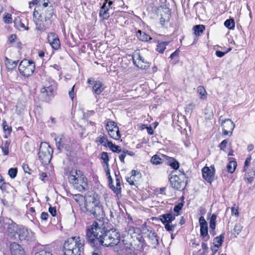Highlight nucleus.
<instances>
[{"mask_svg":"<svg viewBox=\"0 0 255 255\" xmlns=\"http://www.w3.org/2000/svg\"><path fill=\"white\" fill-rule=\"evenodd\" d=\"M99 15L100 17H103L105 19H108L109 17V14L108 13V11L105 9H102L101 7Z\"/></svg>","mask_w":255,"mask_h":255,"instance_id":"79ce46f5","label":"nucleus"},{"mask_svg":"<svg viewBox=\"0 0 255 255\" xmlns=\"http://www.w3.org/2000/svg\"><path fill=\"white\" fill-rule=\"evenodd\" d=\"M179 50L178 49L176 50L175 52L172 53L170 55V58L171 59H174L176 57H178L179 55Z\"/></svg>","mask_w":255,"mask_h":255,"instance_id":"69168bd1","label":"nucleus"},{"mask_svg":"<svg viewBox=\"0 0 255 255\" xmlns=\"http://www.w3.org/2000/svg\"><path fill=\"white\" fill-rule=\"evenodd\" d=\"M117 128H118L117 127H115V128L113 129L111 128V130H110L108 131L109 135L113 138L118 140V137L117 135H116V132L117 131Z\"/></svg>","mask_w":255,"mask_h":255,"instance_id":"c03bdc74","label":"nucleus"},{"mask_svg":"<svg viewBox=\"0 0 255 255\" xmlns=\"http://www.w3.org/2000/svg\"><path fill=\"white\" fill-rule=\"evenodd\" d=\"M137 38L142 41L147 42L151 40V37L145 32H142L140 30H138L136 34Z\"/></svg>","mask_w":255,"mask_h":255,"instance_id":"4be33fe9","label":"nucleus"},{"mask_svg":"<svg viewBox=\"0 0 255 255\" xmlns=\"http://www.w3.org/2000/svg\"><path fill=\"white\" fill-rule=\"evenodd\" d=\"M49 212L52 216L54 217V216H56V210L55 207H50L49 208Z\"/></svg>","mask_w":255,"mask_h":255,"instance_id":"13d9d810","label":"nucleus"},{"mask_svg":"<svg viewBox=\"0 0 255 255\" xmlns=\"http://www.w3.org/2000/svg\"><path fill=\"white\" fill-rule=\"evenodd\" d=\"M175 214L172 212L161 215L160 220L164 225L165 229L168 232H172L175 230L176 224H172V222L175 219Z\"/></svg>","mask_w":255,"mask_h":255,"instance_id":"1a4fd4ad","label":"nucleus"},{"mask_svg":"<svg viewBox=\"0 0 255 255\" xmlns=\"http://www.w3.org/2000/svg\"><path fill=\"white\" fill-rule=\"evenodd\" d=\"M202 171L203 178L207 182L211 183L214 178V168L210 169L208 167H205L202 169Z\"/></svg>","mask_w":255,"mask_h":255,"instance_id":"4468645a","label":"nucleus"},{"mask_svg":"<svg viewBox=\"0 0 255 255\" xmlns=\"http://www.w3.org/2000/svg\"><path fill=\"white\" fill-rule=\"evenodd\" d=\"M236 166H237V162L236 161H230L227 165V168L228 171L231 173H233L235 170Z\"/></svg>","mask_w":255,"mask_h":255,"instance_id":"72a5a7b5","label":"nucleus"},{"mask_svg":"<svg viewBox=\"0 0 255 255\" xmlns=\"http://www.w3.org/2000/svg\"><path fill=\"white\" fill-rule=\"evenodd\" d=\"M162 156L166 160H167V163L173 169H177L179 167V162L172 157H169L165 155H162Z\"/></svg>","mask_w":255,"mask_h":255,"instance_id":"aec40b11","label":"nucleus"},{"mask_svg":"<svg viewBox=\"0 0 255 255\" xmlns=\"http://www.w3.org/2000/svg\"><path fill=\"white\" fill-rule=\"evenodd\" d=\"M197 92L201 96V98L204 99L206 98L207 93L203 86H199L197 88Z\"/></svg>","mask_w":255,"mask_h":255,"instance_id":"4c0bfd02","label":"nucleus"},{"mask_svg":"<svg viewBox=\"0 0 255 255\" xmlns=\"http://www.w3.org/2000/svg\"><path fill=\"white\" fill-rule=\"evenodd\" d=\"M214 117L213 108L211 106H207L205 109V118L207 120H211Z\"/></svg>","mask_w":255,"mask_h":255,"instance_id":"cd10ccee","label":"nucleus"},{"mask_svg":"<svg viewBox=\"0 0 255 255\" xmlns=\"http://www.w3.org/2000/svg\"><path fill=\"white\" fill-rule=\"evenodd\" d=\"M227 144L228 140L227 139H224L219 144V147L221 150H224L225 148L226 147Z\"/></svg>","mask_w":255,"mask_h":255,"instance_id":"5fc2aeb1","label":"nucleus"},{"mask_svg":"<svg viewBox=\"0 0 255 255\" xmlns=\"http://www.w3.org/2000/svg\"><path fill=\"white\" fill-rule=\"evenodd\" d=\"M49 217V215L47 212H42L41 214V219L42 220L46 221Z\"/></svg>","mask_w":255,"mask_h":255,"instance_id":"4d7b16f0","label":"nucleus"},{"mask_svg":"<svg viewBox=\"0 0 255 255\" xmlns=\"http://www.w3.org/2000/svg\"><path fill=\"white\" fill-rule=\"evenodd\" d=\"M73 198L77 203H80L83 200V196L79 194H75L73 196Z\"/></svg>","mask_w":255,"mask_h":255,"instance_id":"3c124183","label":"nucleus"},{"mask_svg":"<svg viewBox=\"0 0 255 255\" xmlns=\"http://www.w3.org/2000/svg\"><path fill=\"white\" fill-rule=\"evenodd\" d=\"M194 34L196 36L201 35L205 30V27L202 24L196 25L194 26Z\"/></svg>","mask_w":255,"mask_h":255,"instance_id":"bb28decb","label":"nucleus"},{"mask_svg":"<svg viewBox=\"0 0 255 255\" xmlns=\"http://www.w3.org/2000/svg\"><path fill=\"white\" fill-rule=\"evenodd\" d=\"M35 67V64L32 61L23 59L19 65L18 70L24 76L28 77L33 74Z\"/></svg>","mask_w":255,"mask_h":255,"instance_id":"6e6552de","label":"nucleus"},{"mask_svg":"<svg viewBox=\"0 0 255 255\" xmlns=\"http://www.w3.org/2000/svg\"><path fill=\"white\" fill-rule=\"evenodd\" d=\"M164 159H162L157 155H154L151 157L150 161L153 164L158 165L162 163Z\"/></svg>","mask_w":255,"mask_h":255,"instance_id":"f704fd0d","label":"nucleus"},{"mask_svg":"<svg viewBox=\"0 0 255 255\" xmlns=\"http://www.w3.org/2000/svg\"><path fill=\"white\" fill-rule=\"evenodd\" d=\"M202 248L204 252H206L208 250L207 245L205 243H202Z\"/></svg>","mask_w":255,"mask_h":255,"instance_id":"774afa93","label":"nucleus"},{"mask_svg":"<svg viewBox=\"0 0 255 255\" xmlns=\"http://www.w3.org/2000/svg\"><path fill=\"white\" fill-rule=\"evenodd\" d=\"M147 133L150 134L152 135L154 133L153 129L151 127H147Z\"/></svg>","mask_w":255,"mask_h":255,"instance_id":"338daca9","label":"nucleus"},{"mask_svg":"<svg viewBox=\"0 0 255 255\" xmlns=\"http://www.w3.org/2000/svg\"><path fill=\"white\" fill-rule=\"evenodd\" d=\"M1 223V226L6 230L7 233L10 237H14L18 233V226L9 218L1 219L0 218V224Z\"/></svg>","mask_w":255,"mask_h":255,"instance_id":"9d476101","label":"nucleus"},{"mask_svg":"<svg viewBox=\"0 0 255 255\" xmlns=\"http://www.w3.org/2000/svg\"><path fill=\"white\" fill-rule=\"evenodd\" d=\"M16 38V35L15 34H11L8 38V43L9 44H11L15 41Z\"/></svg>","mask_w":255,"mask_h":255,"instance_id":"6e6d98bb","label":"nucleus"},{"mask_svg":"<svg viewBox=\"0 0 255 255\" xmlns=\"http://www.w3.org/2000/svg\"><path fill=\"white\" fill-rule=\"evenodd\" d=\"M84 242L79 237L68 238L63 246L64 255H82L84 253Z\"/></svg>","mask_w":255,"mask_h":255,"instance_id":"7ed1b4c3","label":"nucleus"},{"mask_svg":"<svg viewBox=\"0 0 255 255\" xmlns=\"http://www.w3.org/2000/svg\"><path fill=\"white\" fill-rule=\"evenodd\" d=\"M85 208L89 215H93L99 221L100 224L103 223L102 220L105 217V213L97 195H94L91 200L85 203Z\"/></svg>","mask_w":255,"mask_h":255,"instance_id":"f03ea898","label":"nucleus"},{"mask_svg":"<svg viewBox=\"0 0 255 255\" xmlns=\"http://www.w3.org/2000/svg\"><path fill=\"white\" fill-rule=\"evenodd\" d=\"M149 238L151 241V243L154 245H157L159 244L157 234L154 231H151L148 235Z\"/></svg>","mask_w":255,"mask_h":255,"instance_id":"2f4dec72","label":"nucleus"},{"mask_svg":"<svg viewBox=\"0 0 255 255\" xmlns=\"http://www.w3.org/2000/svg\"><path fill=\"white\" fill-rule=\"evenodd\" d=\"M243 226L241 225V224L240 223H238L235 225L234 228V231L236 234L238 235L241 232Z\"/></svg>","mask_w":255,"mask_h":255,"instance_id":"09e8293b","label":"nucleus"},{"mask_svg":"<svg viewBox=\"0 0 255 255\" xmlns=\"http://www.w3.org/2000/svg\"><path fill=\"white\" fill-rule=\"evenodd\" d=\"M200 226V235L205 242L209 239V236L208 233L207 223L203 216H201L199 219Z\"/></svg>","mask_w":255,"mask_h":255,"instance_id":"ddd939ff","label":"nucleus"},{"mask_svg":"<svg viewBox=\"0 0 255 255\" xmlns=\"http://www.w3.org/2000/svg\"><path fill=\"white\" fill-rule=\"evenodd\" d=\"M23 169L25 173L30 174L31 169L29 168L27 164L23 165Z\"/></svg>","mask_w":255,"mask_h":255,"instance_id":"0e129e2a","label":"nucleus"},{"mask_svg":"<svg viewBox=\"0 0 255 255\" xmlns=\"http://www.w3.org/2000/svg\"><path fill=\"white\" fill-rule=\"evenodd\" d=\"M231 211L232 215H235L236 217H238L239 216L238 210L235 207H233L231 208Z\"/></svg>","mask_w":255,"mask_h":255,"instance_id":"052dcab7","label":"nucleus"},{"mask_svg":"<svg viewBox=\"0 0 255 255\" xmlns=\"http://www.w3.org/2000/svg\"><path fill=\"white\" fill-rule=\"evenodd\" d=\"M10 249L11 255H25L22 247L16 243L11 244Z\"/></svg>","mask_w":255,"mask_h":255,"instance_id":"dca6fc26","label":"nucleus"},{"mask_svg":"<svg viewBox=\"0 0 255 255\" xmlns=\"http://www.w3.org/2000/svg\"><path fill=\"white\" fill-rule=\"evenodd\" d=\"M95 141L105 146H107L108 140L107 136L104 135H100L96 138Z\"/></svg>","mask_w":255,"mask_h":255,"instance_id":"a878e982","label":"nucleus"},{"mask_svg":"<svg viewBox=\"0 0 255 255\" xmlns=\"http://www.w3.org/2000/svg\"><path fill=\"white\" fill-rule=\"evenodd\" d=\"M3 129L4 131H7L8 133L9 134L12 130V128L11 127H9L6 123V122L4 121L2 123Z\"/></svg>","mask_w":255,"mask_h":255,"instance_id":"de8ad7c7","label":"nucleus"},{"mask_svg":"<svg viewBox=\"0 0 255 255\" xmlns=\"http://www.w3.org/2000/svg\"><path fill=\"white\" fill-rule=\"evenodd\" d=\"M126 156V151H123V153L119 156L120 160L123 163H125L124 159H125Z\"/></svg>","mask_w":255,"mask_h":255,"instance_id":"e2e57ef3","label":"nucleus"},{"mask_svg":"<svg viewBox=\"0 0 255 255\" xmlns=\"http://www.w3.org/2000/svg\"><path fill=\"white\" fill-rule=\"evenodd\" d=\"M101 155V159L103 160L104 163L107 166H108V162L109 161L108 153L106 152H102Z\"/></svg>","mask_w":255,"mask_h":255,"instance_id":"ea45409f","label":"nucleus"},{"mask_svg":"<svg viewBox=\"0 0 255 255\" xmlns=\"http://www.w3.org/2000/svg\"><path fill=\"white\" fill-rule=\"evenodd\" d=\"M183 206V204L182 203H179L177 205L175 206L173 210L177 213V214L175 215L176 216H178L179 215V212L181 210Z\"/></svg>","mask_w":255,"mask_h":255,"instance_id":"8fccbe9b","label":"nucleus"},{"mask_svg":"<svg viewBox=\"0 0 255 255\" xmlns=\"http://www.w3.org/2000/svg\"><path fill=\"white\" fill-rule=\"evenodd\" d=\"M104 89L103 84L99 81H96L93 86V92L97 95L100 94Z\"/></svg>","mask_w":255,"mask_h":255,"instance_id":"412c9836","label":"nucleus"},{"mask_svg":"<svg viewBox=\"0 0 255 255\" xmlns=\"http://www.w3.org/2000/svg\"><path fill=\"white\" fill-rule=\"evenodd\" d=\"M133 60L134 64L139 68L144 69L149 67L148 63L144 62V59L139 54L134 57Z\"/></svg>","mask_w":255,"mask_h":255,"instance_id":"a211bd4d","label":"nucleus"},{"mask_svg":"<svg viewBox=\"0 0 255 255\" xmlns=\"http://www.w3.org/2000/svg\"><path fill=\"white\" fill-rule=\"evenodd\" d=\"M222 116L219 118V121H221V126L222 127L223 133L224 135H226L229 134L231 136L232 134L233 130L235 128V124L234 122L229 119L223 120L222 119Z\"/></svg>","mask_w":255,"mask_h":255,"instance_id":"9b49d317","label":"nucleus"},{"mask_svg":"<svg viewBox=\"0 0 255 255\" xmlns=\"http://www.w3.org/2000/svg\"><path fill=\"white\" fill-rule=\"evenodd\" d=\"M169 43V41H164L158 43L157 45L156 50L160 53H163L166 47Z\"/></svg>","mask_w":255,"mask_h":255,"instance_id":"7c9ffc66","label":"nucleus"},{"mask_svg":"<svg viewBox=\"0 0 255 255\" xmlns=\"http://www.w3.org/2000/svg\"><path fill=\"white\" fill-rule=\"evenodd\" d=\"M68 179L70 183L79 191L83 192L88 189L87 178L80 170L72 169L69 172Z\"/></svg>","mask_w":255,"mask_h":255,"instance_id":"20e7f679","label":"nucleus"},{"mask_svg":"<svg viewBox=\"0 0 255 255\" xmlns=\"http://www.w3.org/2000/svg\"><path fill=\"white\" fill-rule=\"evenodd\" d=\"M54 139L56 142V147L58 150H61L63 148L66 147L67 139L63 134L59 135L55 134Z\"/></svg>","mask_w":255,"mask_h":255,"instance_id":"f3484780","label":"nucleus"},{"mask_svg":"<svg viewBox=\"0 0 255 255\" xmlns=\"http://www.w3.org/2000/svg\"><path fill=\"white\" fill-rule=\"evenodd\" d=\"M112 4L113 2L112 1H110V0H106L102 6V9H105L109 11V8Z\"/></svg>","mask_w":255,"mask_h":255,"instance_id":"a18cd8bd","label":"nucleus"},{"mask_svg":"<svg viewBox=\"0 0 255 255\" xmlns=\"http://www.w3.org/2000/svg\"><path fill=\"white\" fill-rule=\"evenodd\" d=\"M217 216L213 214L210 218L209 222V227L211 229H215L216 227V220Z\"/></svg>","mask_w":255,"mask_h":255,"instance_id":"58836bf2","label":"nucleus"},{"mask_svg":"<svg viewBox=\"0 0 255 255\" xmlns=\"http://www.w3.org/2000/svg\"><path fill=\"white\" fill-rule=\"evenodd\" d=\"M187 177L183 172L173 175L169 178L171 187L176 190H183L187 185Z\"/></svg>","mask_w":255,"mask_h":255,"instance_id":"0eeeda50","label":"nucleus"},{"mask_svg":"<svg viewBox=\"0 0 255 255\" xmlns=\"http://www.w3.org/2000/svg\"><path fill=\"white\" fill-rule=\"evenodd\" d=\"M170 17V11L168 9L167 12H165L164 14H161L160 22L162 25H164L166 21H168Z\"/></svg>","mask_w":255,"mask_h":255,"instance_id":"c85d7f7f","label":"nucleus"},{"mask_svg":"<svg viewBox=\"0 0 255 255\" xmlns=\"http://www.w3.org/2000/svg\"><path fill=\"white\" fill-rule=\"evenodd\" d=\"M75 85H74L71 90L69 92V95L72 100H73L74 97V88Z\"/></svg>","mask_w":255,"mask_h":255,"instance_id":"bf43d9fd","label":"nucleus"},{"mask_svg":"<svg viewBox=\"0 0 255 255\" xmlns=\"http://www.w3.org/2000/svg\"><path fill=\"white\" fill-rule=\"evenodd\" d=\"M225 26L230 29H233L235 27V22L233 19L226 20L224 22Z\"/></svg>","mask_w":255,"mask_h":255,"instance_id":"e433bc0d","label":"nucleus"},{"mask_svg":"<svg viewBox=\"0 0 255 255\" xmlns=\"http://www.w3.org/2000/svg\"><path fill=\"white\" fill-rule=\"evenodd\" d=\"M141 177L139 172L135 170H132L130 172V176L126 178L127 181L131 185H134V182L136 181Z\"/></svg>","mask_w":255,"mask_h":255,"instance_id":"6ab92c4d","label":"nucleus"},{"mask_svg":"<svg viewBox=\"0 0 255 255\" xmlns=\"http://www.w3.org/2000/svg\"><path fill=\"white\" fill-rule=\"evenodd\" d=\"M227 53H228V51H226V52H224L222 51L217 50L216 51V55L217 57L221 58V57H223L225 55V54Z\"/></svg>","mask_w":255,"mask_h":255,"instance_id":"680f3d73","label":"nucleus"},{"mask_svg":"<svg viewBox=\"0 0 255 255\" xmlns=\"http://www.w3.org/2000/svg\"><path fill=\"white\" fill-rule=\"evenodd\" d=\"M9 144L10 142L6 140L4 143H2V145L0 146V148H1L4 155H7L8 154V147Z\"/></svg>","mask_w":255,"mask_h":255,"instance_id":"c9c22d12","label":"nucleus"},{"mask_svg":"<svg viewBox=\"0 0 255 255\" xmlns=\"http://www.w3.org/2000/svg\"><path fill=\"white\" fill-rule=\"evenodd\" d=\"M8 186V184L4 181L1 175H0V188L1 190L5 191Z\"/></svg>","mask_w":255,"mask_h":255,"instance_id":"a19ab883","label":"nucleus"},{"mask_svg":"<svg viewBox=\"0 0 255 255\" xmlns=\"http://www.w3.org/2000/svg\"><path fill=\"white\" fill-rule=\"evenodd\" d=\"M19 239L20 241H25L31 242L34 240L33 233L27 229L23 227L18 229V233Z\"/></svg>","mask_w":255,"mask_h":255,"instance_id":"f8f14e48","label":"nucleus"},{"mask_svg":"<svg viewBox=\"0 0 255 255\" xmlns=\"http://www.w3.org/2000/svg\"><path fill=\"white\" fill-rule=\"evenodd\" d=\"M3 20L6 23H11L12 22V16L10 14L7 13L3 17Z\"/></svg>","mask_w":255,"mask_h":255,"instance_id":"603ef678","label":"nucleus"},{"mask_svg":"<svg viewBox=\"0 0 255 255\" xmlns=\"http://www.w3.org/2000/svg\"><path fill=\"white\" fill-rule=\"evenodd\" d=\"M120 235L116 229L107 230L103 223L94 222L86 230V241L93 247L102 245L113 247L120 241Z\"/></svg>","mask_w":255,"mask_h":255,"instance_id":"f257e3e1","label":"nucleus"},{"mask_svg":"<svg viewBox=\"0 0 255 255\" xmlns=\"http://www.w3.org/2000/svg\"><path fill=\"white\" fill-rule=\"evenodd\" d=\"M38 16V18L35 20V23L36 29L40 31H44L48 28L52 23L51 18L53 15V8L52 6L46 9H43Z\"/></svg>","mask_w":255,"mask_h":255,"instance_id":"39448f33","label":"nucleus"},{"mask_svg":"<svg viewBox=\"0 0 255 255\" xmlns=\"http://www.w3.org/2000/svg\"><path fill=\"white\" fill-rule=\"evenodd\" d=\"M115 176H116V187L114 186L113 184L110 185V188L112 189V190L117 194H120L121 192V183H120V179L119 178L117 177V175L116 173H115Z\"/></svg>","mask_w":255,"mask_h":255,"instance_id":"b1692460","label":"nucleus"},{"mask_svg":"<svg viewBox=\"0 0 255 255\" xmlns=\"http://www.w3.org/2000/svg\"><path fill=\"white\" fill-rule=\"evenodd\" d=\"M53 149L46 142L41 143L38 152V157L42 164H48L52 158Z\"/></svg>","mask_w":255,"mask_h":255,"instance_id":"423d86ee","label":"nucleus"},{"mask_svg":"<svg viewBox=\"0 0 255 255\" xmlns=\"http://www.w3.org/2000/svg\"><path fill=\"white\" fill-rule=\"evenodd\" d=\"M107 146L109 147L110 149L114 152L120 153L122 151L120 146L114 144L112 141L108 142Z\"/></svg>","mask_w":255,"mask_h":255,"instance_id":"473e14b6","label":"nucleus"},{"mask_svg":"<svg viewBox=\"0 0 255 255\" xmlns=\"http://www.w3.org/2000/svg\"><path fill=\"white\" fill-rule=\"evenodd\" d=\"M18 61V60L12 61L11 59H10L6 57L4 58L5 66L7 69L10 70H12L15 68Z\"/></svg>","mask_w":255,"mask_h":255,"instance_id":"5701e85b","label":"nucleus"},{"mask_svg":"<svg viewBox=\"0 0 255 255\" xmlns=\"http://www.w3.org/2000/svg\"><path fill=\"white\" fill-rule=\"evenodd\" d=\"M34 255H52L50 252L41 250L35 253Z\"/></svg>","mask_w":255,"mask_h":255,"instance_id":"864d4df0","label":"nucleus"},{"mask_svg":"<svg viewBox=\"0 0 255 255\" xmlns=\"http://www.w3.org/2000/svg\"><path fill=\"white\" fill-rule=\"evenodd\" d=\"M224 239V234H221L220 236L216 237L214 239V246L215 247L219 248L223 244V240Z\"/></svg>","mask_w":255,"mask_h":255,"instance_id":"c756f323","label":"nucleus"},{"mask_svg":"<svg viewBox=\"0 0 255 255\" xmlns=\"http://www.w3.org/2000/svg\"><path fill=\"white\" fill-rule=\"evenodd\" d=\"M48 40L53 49L58 50L60 48V41L58 36L55 33H50L48 35Z\"/></svg>","mask_w":255,"mask_h":255,"instance_id":"2eb2a0df","label":"nucleus"},{"mask_svg":"<svg viewBox=\"0 0 255 255\" xmlns=\"http://www.w3.org/2000/svg\"><path fill=\"white\" fill-rule=\"evenodd\" d=\"M41 93L43 96H46L50 97L53 96L54 93V89L52 86L44 87L41 90Z\"/></svg>","mask_w":255,"mask_h":255,"instance_id":"393cba45","label":"nucleus"},{"mask_svg":"<svg viewBox=\"0 0 255 255\" xmlns=\"http://www.w3.org/2000/svg\"><path fill=\"white\" fill-rule=\"evenodd\" d=\"M115 127H117L116 124L113 121H110L106 125V129L109 131L111 130V128H115Z\"/></svg>","mask_w":255,"mask_h":255,"instance_id":"49530a36","label":"nucleus"},{"mask_svg":"<svg viewBox=\"0 0 255 255\" xmlns=\"http://www.w3.org/2000/svg\"><path fill=\"white\" fill-rule=\"evenodd\" d=\"M17 173V169L16 168H11L8 170V174L10 178H14Z\"/></svg>","mask_w":255,"mask_h":255,"instance_id":"37998d69","label":"nucleus"}]
</instances>
